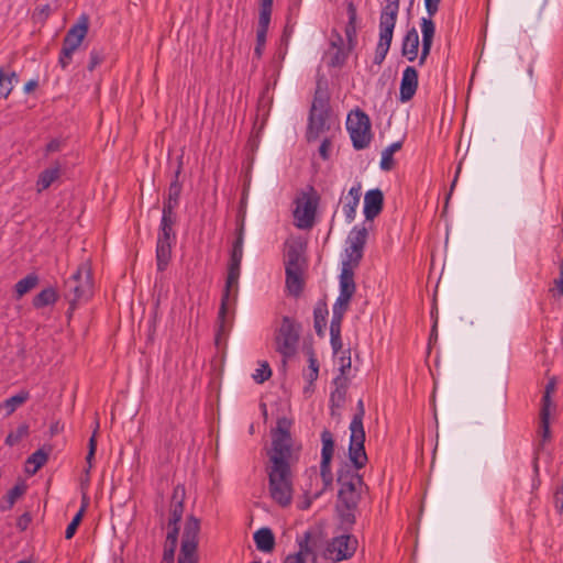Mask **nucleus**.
<instances>
[{
  "label": "nucleus",
  "mask_w": 563,
  "mask_h": 563,
  "mask_svg": "<svg viewBox=\"0 0 563 563\" xmlns=\"http://www.w3.org/2000/svg\"><path fill=\"white\" fill-rule=\"evenodd\" d=\"M432 43L433 42L422 41L421 54H420V57H419V65L420 66H422L426 63L427 57L429 56V54L431 52Z\"/></svg>",
  "instance_id": "obj_62"
},
{
  "label": "nucleus",
  "mask_w": 563,
  "mask_h": 563,
  "mask_svg": "<svg viewBox=\"0 0 563 563\" xmlns=\"http://www.w3.org/2000/svg\"><path fill=\"white\" fill-rule=\"evenodd\" d=\"M336 130H339V125L335 126L332 118L329 95L327 90H322L318 86L308 115L307 142H314L321 136L328 135V133L332 134Z\"/></svg>",
  "instance_id": "obj_3"
},
{
  "label": "nucleus",
  "mask_w": 563,
  "mask_h": 563,
  "mask_svg": "<svg viewBox=\"0 0 563 563\" xmlns=\"http://www.w3.org/2000/svg\"><path fill=\"white\" fill-rule=\"evenodd\" d=\"M420 27L422 33V41L433 42L435 25L432 21V16H423L420 21Z\"/></svg>",
  "instance_id": "obj_40"
},
{
  "label": "nucleus",
  "mask_w": 563,
  "mask_h": 563,
  "mask_svg": "<svg viewBox=\"0 0 563 563\" xmlns=\"http://www.w3.org/2000/svg\"><path fill=\"white\" fill-rule=\"evenodd\" d=\"M384 195L378 188L366 191L364 196L363 213L366 221H373L383 210Z\"/></svg>",
  "instance_id": "obj_19"
},
{
  "label": "nucleus",
  "mask_w": 563,
  "mask_h": 563,
  "mask_svg": "<svg viewBox=\"0 0 563 563\" xmlns=\"http://www.w3.org/2000/svg\"><path fill=\"white\" fill-rule=\"evenodd\" d=\"M428 15L433 16L439 11L441 0H423Z\"/></svg>",
  "instance_id": "obj_60"
},
{
  "label": "nucleus",
  "mask_w": 563,
  "mask_h": 563,
  "mask_svg": "<svg viewBox=\"0 0 563 563\" xmlns=\"http://www.w3.org/2000/svg\"><path fill=\"white\" fill-rule=\"evenodd\" d=\"M419 52V34L416 27L409 29L401 44V55L409 62H413L418 57Z\"/></svg>",
  "instance_id": "obj_24"
},
{
  "label": "nucleus",
  "mask_w": 563,
  "mask_h": 563,
  "mask_svg": "<svg viewBox=\"0 0 563 563\" xmlns=\"http://www.w3.org/2000/svg\"><path fill=\"white\" fill-rule=\"evenodd\" d=\"M339 490L336 494L335 512L339 519V529L351 532L355 522L362 495L368 489L363 476L349 464L342 465L336 473Z\"/></svg>",
  "instance_id": "obj_2"
},
{
  "label": "nucleus",
  "mask_w": 563,
  "mask_h": 563,
  "mask_svg": "<svg viewBox=\"0 0 563 563\" xmlns=\"http://www.w3.org/2000/svg\"><path fill=\"white\" fill-rule=\"evenodd\" d=\"M48 460V453L45 452L43 449L36 450L34 453H32L27 460V465H33V468H27L26 471L31 474H35Z\"/></svg>",
  "instance_id": "obj_35"
},
{
  "label": "nucleus",
  "mask_w": 563,
  "mask_h": 563,
  "mask_svg": "<svg viewBox=\"0 0 563 563\" xmlns=\"http://www.w3.org/2000/svg\"><path fill=\"white\" fill-rule=\"evenodd\" d=\"M319 200L320 198L312 186H309L308 191H303L296 199L294 218L298 229L307 230L313 227Z\"/></svg>",
  "instance_id": "obj_9"
},
{
  "label": "nucleus",
  "mask_w": 563,
  "mask_h": 563,
  "mask_svg": "<svg viewBox=\"0 0 563 563\" xmlns=\"http://www.w3.org/2000/svg\"><path fill=\"white\" fill-rule=\"evenodd\" d=\"M352 51L353 49H349L347 45L346 47L334 49V53L331 55L330 60L328 62L329 67L341 68L344 66Z\"/></svg>",
  "instance_id": "obj_38"
},
{
  "label": "nucleus",
  "mask_w": 563,
  "mask_h": 563,
  "mask_svg": "<svg viewBox=\"0 0 563 563\" xmlns=\"http://www.w3.org/2000/svg\"><path fill=\"white\" fill-rule=\"evenodd\" d=\"M276 350L284 358H289L296 353L299 341V331L289 317H284L275 336Z\"/></svg>",
  "instance_id": "obj_14"
},
{
  "label": "nucleus",
  "mask_w": 563,
  "mask_h": 563,
  "mask_svg": "<svg viewBox=\"0 0 563 563\" xmlns=\"http://www.w3.org/2000/svg\"><path fill=\"white\" fill-rule=\"evenodd\" d=\"M334 390L346 391L347 390V378L345 375H338L333 380Z\"/></svg>",
  "instance_id": "obj_58"
},
{
  "label": "nucleus",
  "mask_w": 563,
  "mask_h": 563,
  "mask_svg": "<svg viewBox=\"0 0 563 563\" xmlns=\"http://www.w3.org/2000/svg\"><path fill=\"white\" fill-rule=\"evenodd\" d=\"M390 47H387L385 45L377 44L375 49V56H374V64L380 66L383 62L385 60L388 51Z\"/></svg>",
  "instance_id": "obj_52"
},
{
  "label": "nucleus",
  "mask_w": 563,
  "mask_h": 563,
  "mask_svg": "<svg viewBox=\"0 0 563 563\" xmlns=\"http://www.w3.org/2000/svg\"><path fill=\"white\" fill-rule=\"evenodd\" d=\"M399 11V0H386L379 15V40L377 44L390 47Z\"/></svg>",
  "instance_id": "obj_15"
},
{
  "label": "nucleus",
  "mask_w": 563,
  "mask_h": 563,
  "mask_svg": "<svg viewBox=\"0 0 563 563\" xmlns=\"http://www.w3.org/2000/svg\"><path fill=\"white\" fill-rule=\"evenodd\" d=\"M346 129L355 150H364L369 145L372 140L371 121L365 112L361 110L351 112L346 120Z\"/></svg>",
  "instance_id": "obj_10"
},
{
  "label": "nucleus",
  "mask_w": 563,
  "mask_h": 563,
  "mask_svg": "<svg viewBox=\"0 0 563 563\" xmlns=\"http://www.w3.org/2000/svg\"><path fill=\"white\" fill-rule=\"evenodd\" d=\"M32 521V517L29 512L22 514L16 520V527L19 530L24 531L27 529L29 525Z\"/></svg>",
  "instance_id": "obj_59"
},
{
  "label": "nucleus",
  "mask_w": 563,
  "mask_h": 563,
  "mask_svg": "<svg viewBox=\"0 0 563 563\" xmlns=\"http://www.w3.org/2000/svg\"><path fill=\"white\" fill-rule=\"evenodd\" d=\"M184 511V505L183 501H177L173 505V508L170 510V517L168 519V526H178L179 521L181 520Z\"/></svg>",
  "instance_id": "obj_46"
},
{
  "label": "nucleus",
  "mask_w": 563,
  "mask_h": 563,
  "mask_svg": "<svg viewBox=\"0 0 563 563\" xmlns=\"http://www.w3.org/2000/svg\"><path fill=\"white\" fill-rule=\"evenodd\" d=\"M92 287L90 264L81 263L70 278L65 282V297L69 301L71 310L75 309L78 301L88 300L92 296Z\"/></svg>",
  "instance_id": "obj_5"
},
{
  "label": "nucleus",
  "mask_w": 563,
  "mask_h": 563,
  "mask_svg": "<svg viewBox=\"0 0 563 563\" xmlns=\"http://www.w3.org/2000/svg\"><path fill=\"white\" fill-rule=\"evenodd\" d=\"M362 196L361 183H357L349 190L347 195L343 198L342 210L345 216V221L352 223L356 217V209Z\"/></svg>",
  "instance_id": "obj_22"
},
{
  "label": "nucleus",
  "mask_w": 563,
  "mask_h": 563,
  "mask_svg": "<svg viewBox=\"0 0 563 563\" xmlns=\"http://www.w3.org/2000/svg\"><path fill=\"white\" fill-rule=\"evenodd\" d=\"M176 219L177 217L175 212H162L161 228L156 244L157 269L161 272L167 267L170 260L172 242L175 240L173 227Z\"/></svg>",
  "instance_id": "obj_8"
},
{
  "label": "nucleus",
  "mask_w": 563,
  "mask_h": 563,
  "mask_svg": "<svg viewBox=\"0 0 563 563\" xmlns=\"http://www.w3.org/2000/svg\"><path fill=\"white\" fill-rule=\"evenodd\" d=\"M52 13V8L49 4H44L42 7H37L33 12V19L35 22L44 23L49 14Z\"/></svg>",
  "instance_id": "obj_50"
},
{
  "label": "nucleus",
  "mask_w": 563,
  "mask_h": 563,
  "mask_svg": "<svg viewBox=\"0 0 563 563\" xmlns=\"http://www.w3.org/2000/svg\"><path fill=\"white\" fill-rule=\"evenodd\" d=\"M332 135H323L322 142L319 146V155L323 161H328L330 158L331 147H332Z\"/></svg>",
  "instance_id": "obj_49"
},
{
  "label": "nucleus",
  "mask_w": 563,
  "mask_h": 563,
  "mask_svg": "<svg viewBox=\"0 0 563 563\" xmlns=\"http://www.w3.org/2000/svg\"><path fill=\"white\" fill-rule=\"evenodd\" d=\"M104 59V55L101 49L92 48L89 54V63L87 68L89 71H92L97 66H99Z\"/></svg>",
  "instance_id": "obj_48"
},
{
  "label": "nucleus",
  "mask_w": 563,
  "mask_h": 563,
  "mask_svg": "<svg viewBox=\"0 0 563 563\" xmlns=\"http://www.w3.org/2000/svg\"><path fill=\"white\" fill-rule=\"evenodd\" d=\"M25 490L26 486L23 483L14 485L2 498L0 509L2 511L10 510L14 506L15 501L25 493Z\"/></svg>",
  "instance_id": "obj_30"
},
{
  "label": "nucleus",
  "mask_w": 563,
  "mask_h": 563,
  "mask_svg": "<svg viewBox=\"0 0 563 563\" xmlns=\"http://www.w3.org/2000/svg\"><path fill=\"white\" fill-rule=\"evenodd\" d=\"M402 146L401 141H397L388 145L383 152H382V159H380V169L385 172H389L395 166V161L393 158L394 153L399 151Z\"/></svg>",
  "instance_id": "obj_31"
},
{
  "label": "nucleus",
  "mask_w": 563,
  "mask_h": 563,
  "mask_svg": "<svg viewBox=\"0 0 563 563\" xmlns=\"http://www.w3.org/2000/svg\"><path fill=\"white\" fill-rule=\"evenodd\" d=\"M539 434L541 437V443L539 444L538 450H540L544 442L551 438L550 417H547L545 415L544 417H540Z\"/></svg>",
  "instance_id": "obj_43"
},
{
  "label": "nucleus",
  "mask_w": 563,
  "mask_h": 563,
  "mask_svg": "<svg viewBox=\"0 0 563 563\" xmlns=\"http://www.w3.org/2000/svg\"><path fill=\"white\" fill-rule=\"evenodd\" d=\"M266 36H267L266 32H257L256 31V45L254 48V54L256 55L257 58H261V56L263 54V49L266 44Z\"/></svg>",
  "instance_id": "obj_51"
},
{
  "label": "nucleus",
  "mask_w": 563,
  "mask_h": 563,
  "mask_svg": "<svg viewBox=\"0 0 563 563\" xmlns=\"http://www.w3.org/2000/svg\"><path fill=\"white\" fill-rule=\"evenodd\" d=\"M432 43L433 42L422 41L421 54H420V57H419V65L420 66H422L426 63L427 57L429 56V54L431 52Z\"/></svg>",
  "instance_id": "obj_61"
},
{
  "label": "nucleus",
  "mask_w": 563,
  "mask_h": 563,
  "mask_svg": "<svg viewBox=\"0 0 563 563\" xmlns=\"http://www.w3.org/2000/svg\"><path fill=\"white\" fill-rule=\"evenodd\" d=\"M553 405L552 397L548 393H543L542 399H541V409H540V417H544V413L547 417H550L551 411L550 408Z\"/></svg>",
  "instance_id": "obj_53"
},
{
  "label": "nucleus",
  "mask_w": 563,
  "mask_h": 563,
  "mask_svg": "<svg viewBox=\"0 0 563 563\" xmlns=\"http://www.w3.org/2000/svg\"><path fill=\"white\" fill-rule=\"evenodd\" d=\"M319 375V362L312 349L308 351V373L305 374L306 380L312 385Z\"/></svg>",
  "instance_id": "obj_37"
},
{
  "label": "nucleus",
  "mask_w": 563,
  "mask_h": 563,
  "mask_svg": "<svg viewBox=\"0 0 563 563\" xmlns=\"http://www.w3.org/2000/svg\"><path fill=\"white\" fill-rule=\"evenodd\" d=\"M239 291V278L234 276L227 275L224 290L221 297V305L219 309L218 319L220 320V328L223 327L224 318L228 311V306L230 298L232 297L233 301H236Z\"/></svg>",
  "instance_id": "obj_20"
},
{
  "label": "nucleus",
  "mask_w": 563,
  "mask_h": 563,
  "mask_svg": "<svg viewBox=\"0 0 563 563\" xmlns=\"http://www.w3.org/2000/svg\"><path fill=\"white\" fill-rule=\"evenodd\" d=\"M347 23L344 27L346 45L349 49H354L357 45V9L352 1L346 4Z\"/></svg>",
  "instance_id": "obj_23"
},
{
  "label": "nucleus",
  "mask_w": 563,
  "mask_h": 563,
  "mask_svg": "<svg viewBox=\"0 0 563 563\" xmlns=\"http://www.w3.org/2000/svg\"><path fill=\"white\" fill-rule=\"evenodd\" d=\"M183 169V157H179L178 166L175 170V178L170 183L168 188L167 199L164 201L163 211L175 212V209L178 207L179 197L181 194V184L178 181V177Z\"/></svg>",
  "instance_id": "obj_21"
},
{
  "label": "nucleus",
  "mask_w": 563,
  "mask_h": 563,
  "mask_svg": "<svg viewBox=\"0 0 563 563\" xmlns=\"http://www.w3.org/2000/svg\"><path fill=\"white\" fill-rule=\"evenodd\" d=\"M328 314L329 310L325 301H319L313 309V328L320 338L325 334Z\"/></svg>",
  "instance_id": "obj_27"
},
{
  "label": "nucleus",
  "mask_w": 563,
  "mask_h": 563,
  "mask_svg": "<svg viewBox=\"0 0 563 563\" xmlns=\"http://www.w3.org/2000/svg\"><path fill=\"white\" fill-rule=\"evenodd\" d=\"M341 324L339 322H330V343L334 353L342 347Z\"/></svg>",
  "instance_id": "obj_41"
},
{
  "label": "nucleus",
  "mask_w": 563,
  "mask_h": 563,
  "mask_svg": "<svg viewBox=\"0 0 563 563\" xmlns=\"http://www.w3.org/2000/svg\"><path fill=\"white\" fill-rule=\"evenodd\" d=\"M285 274L286 288L294 297L300 296L303 290V273L307 268L305 257L306 244L300 241L287 242L285 245Z\"/></svg>",
  "instance_id": "obj_4"
},
{
  "label": "nucleus",
  "mask_w": 563,
  "mask_h": 563,
  "mask_svg": "<svg viewBox=\"0 0 563 563\" xmlns=\"http://www.w3.org/2000/svg\"><path fill=\"white\" fill-rule=\"evenodd\" d=\"M321 462H320V476L324 484V488L329 487L333 482V474L331 471V461L334 453V438L330 430L324 429L321 434Z\"/></svg>",
  "instance_id": "obj_17"
},
{
  "label": "nucleus",
  "mask_w": 563,
  "mask_h": 563,
  "mask_svg": "<svg viewBox=\"0 0 563 563\" xmlns=\"http://www.w3.org/2000/svg\"><path fill=\"white\" fill-rule=\"evenodd\" d=\"M58 298L59 295L54 287H46L33 298L32 305L35 309H42L54 305Z\"/></svg>",
  "instance_id": "obj_28"
},
{
  "label": "nucleus",
  "mask_w": 563,
  "mask_h": 563,
  "mask_svg": "<svg viewBox=\"0 0 563 563\" xmlns=\"http://www.w3.org/2000/svg\"><path fill=\"white\" fill-rule=\"evenodd\" d=\"M271 376H272V369H271L269 364L266 361L262 362L260 364V367L257 369H255V373L252 375L253 379L257 384H263L264 382L269 379Z\"/></svg>",
  "instance_id": "obj_42"
},
{
  "label": "nucleus",
  "mask_w": 563,
  "mask_h": 563,
  "mask_svg": "<svg viewBox=\"0 0 563 563\" xmlns=\"http://www.w3.org/2000/svg\"><path fill=\"white\" fill-rule=\"evenodd\" d=\"M178 533H179L178 526H168V532H167V536H166V543L165 544L172 545V547H177Z\"/></svg>",
  "instance_id": "obj_54"
},
{
  "label": "nucleus",
  "mask_w": 563,
  "mask_h": 563,
  "mask_svg": "<svg viewBox=\"0 0 563 563\" xmlns=\"http://www.w3.org/2000/svg\"><path fill=\"white\" fill-rule=\"evenodd\" d=\"M291 424V420L286 417L277 419L276 428L271 431L272 445L267 450L268 490L272 499L280 507H288L294 495L291 466L298 461V450L294 448Z\"/></svg>",
  "instance_id": "obj_1"
},
{
  "label": "nucleus",
  "mask_w": 563,
  "mask_h": 563,
  "mask_svg": "<svg viewBox=\"0 0 563 563\" xmlns=\"http://www.w3.org/2000/svg\"><path fill=\"white\" fill-rule=\"evenodd\" d=\"M38 282L40 278L35 273L27 274L24 278L20 279L14 285L16 298L23 297L26 292L36 287Z\"/></svg>",
  "instance_id": "obj_32"
},
{
  "label": "nucleus",
  "mask_w": 563,
  "mask_h": 563,
  "mask_svg": "<svg viewBox=\"0 0 563 563\" xmlns=\"http://www.w3.org/2000/svg\"><path fill=\"white\" fill-rule=\"evenodd\" d=\"M30 398L27 390H21L19 394L3 400L0 404V410L5 411V417L11 416L20 406L26 402Z\"/></svg>",
  "instance_id": "obj_29"
},
{
  "label": "nucleus",
  "mask_w": 563,
  "mask_h": 563,
  "mask_svg": "<svg viewBox=\"0 0 563 563\" xmlns=\"http://www.w3.org/2000/svg\"><path fill=\"white\" fill-rule=\"evenodd\" d=\"M62 175V164L55 161L51 167L42 170L36 180V191L42 192L51 187Z\"/></svg>",
  "instance_id": "obj_25"
},
{
  "label": "nucleus",
  "mask_w": 563,
  "mask_h": 563,
  "mask_svg": "<svg viewBox=\"0 0 563 563\" xmlns=\"http://www.w3.org/2000/svg\"><path fill=\"white\" fill-rule=\"evenodd\" d=\"M284 563H306L305 555L302 553L288 554Z\"/></svg>",
  "instance_id": "obj_64"
},
{
  "label": "nucleus",
  "mask_w": 563,
  "mask_h": 563,
  "mask_svg": "<svg viewBox=\"0 0 563 563\" xmlns=\"http://www.w3.org/2000/svg\"><path fill=\"white\" fill-rule=\"evenodd\" d=\"M29 435V424L22 423L20 424L15 431H11L5 440L4 443L9 446H13L18 444L23 438Z\"/></svg>",
  "instance_id": "obj_39"
},
{
  "label": "nucleus",
  "mask_w": 563,
  "mask_h": 563,
  "mask_svg": "<svg viewBox=\"0 0 563 563\" xmlns=\"http://www.w3.org/2000/svg\"><path fill=\"white\" fill-rule=\"evenodd\" d=\"M11 78H14L16 82L19 80L18 74L15 71L7 73L3 68H0V96L3 98H8L13 89Z\"/></svg>",
  "instance_id": "obj_34"
},
{
  "label": "nucleus",
  "mask_w": 563,
  "mask_h": 563,
  "mask_svg": "<svg viewBox=\"0 0 563 563\" xmlns=\"http://www.w3.org/2000/svg\"><path fill=\"white\" fill-rule=\"evenodd\" d=\"M368 238V228L366 223L354 225L350 231L345 247V260L342 262V268L353 272L363 258L364 249Z\"/></svg>",
  "instance_id": "obj_7"
},
{
  "label": "nucleus",
  "mask_w": 563,
  "mask_h": 563,
  "mask_svg": "<svg viewBox=\"0 0 563 563\" xmlns=\"http://www.w3.org/2000/svg\"><path fill=\"white\" fill-rule=\"evenodd\" d=\"M65 145V142L59 139L51 140L45 146V155L60 151Z\"/></svg>",
  "instance_id": "obj_56"
},
{
  "label": "nucleus",
  "mask_w": 563,
  "mask_h": 563,
  "mask_svg": "<svg viewBox=\"0 0 563 563\" xmlns=\"http://www.w3.org/2000/svg\"><path fill=\"white\" fill-rule=\"evenodd\" d=\"M176 547L165 544L162 562L174 563Z\"/></svg>",
  "instance_id": "obj_63"
},
{
  "label": "nucleus",
  "mask_w": 563,
  "mask_h": 563,
  "mask_svg": "<svg viewBox=\"0 0 563 563\" xmlns=\"http://www.w3.org/2000/svg\"><path fill=\"white\" fill-rule=\"evenodd\" d=\"M364 415H365L364 401H363V399H358V401L356 404V412L354 413V416L352 418L350 428L364 429V427H363Z\"/></svg>",
  "instance_id": "obj_44"
},
{
  "label": "nucleus",
  "mask_w": 563,
  "mask_h": 563,
  "mask_svg": "<svg viewBox=\"0 0 563 563\" xmlns=\"http://www.w3.org/2000/svg\"><path fill=\"white\" fill-rule=\"evenodd\" d=\"M242 258H243V244L241 242V239H235L232 244V250L230 253L229 262L241 265Z\"/></svg>",
  "instance_id": "obj_45"
},
{
  "label": "nucleus",
  "mask_w": 563,
  "mask_h": 563,
  "mask_svg": "<svg viewBox=\"0 0 563 563\" xmlns=\"http://www.w3.org/2000/svg\"><path fill=\"white\" fill-rule=\"evenodd\" d=\"M256 549L261 552H272L275 548V536L271 528L263 527L253 534Z\"/></svg>",
  "instance_id": "obj_26"
},
{
  "label": "nucleus",
  "mask_w": 563,
  "mask_h": 563,
  "mask_svg": "<svg viewBox=\"0 0 563 563\" xmlns=\"http://www.w3.org/2000/svg\"><path fill=\"white\" fill-rule=\"evenodd\" d=\"M346 391L332 390L329 398L330 413L332 417L340 416V410L345 404Z\"/></svg>",
  "instance_id": "obj_36"
},
{
  "label": "nucleus",
  "mask_w": 563,
  "mask_h": 563,
  "mask_svg": "<svg viewBox=\"0 0 563 563\" xmlns=\"http://www.w3.org/2000/svg\"><path fill=\"white\" fill-rule=\"evenodd\" d=\"M350 443H349V464L355 472L365 467L368 457L365 451V431L364 429L350 428Z\"/></svg>",
  "instance_id": "obj_16"
},
{
  "label": "nucleus",
  "mask_w": 563,
  "mask_h": 563,
  "mask_svg": "<svg viewBox=\"0 0 563 563\" xmlns=\"http://www.w3.org/2000/svg\"><path fill=\"white\" fill-rule=\"evenodd\" d=\"M271 16H272V10L266 9H260V16H258V25H257V32H266L268 31V26L271 23Z\"/></svg>",
  "instance_id": "obj_47"
},
{
  "label": "nucleus",
  "mask_w": 563,
  "mask_h": 563,
  "mask_svg": "<svg viewBox=\"0 0 563 563\" xmlns=\"http://www.w3.org/2000/svg\"><path fill=\"white\" fill-rule=\"evenodd\" d=\"M333 537L327 544L324 558L336 563L351 559L357 549V539L350 532Z\"/></svg>",
  "instance_id": "obj_12"
},
{
  "label": "nucleus",
  "mask_w": 563,
  "mask_h": 563,
  "mask_svg": "<svg viewBox=\"0 0 563 563\" xmlns=\"http://www.w3.org/2000/svg\"><path fill=\"white\" fill-rule=\"evenodd\" d=\"M331 48L339 49L341 47H346V44H344V40L342 35L336 31H331V42H330Z\"/></svg>",
  "instance_id": "obj_57"
},
{
  "label": "nucleus",
  "mask_w": 563,
  "mask_h": 563,
  "mask_svg": "<svg viewBox=\"0 0 563 563\" xmlns=\"http://www.w3.org/2000/svg\"><path fill=\"white\" fill-rule=\"evenodd\" d=\"M199 531L200 520L194 516L188 517L185 523L180 552L178 556V559H180V563H197Z\"/></svg>",
  "instance_id": "obj_13"
},
{
  "label": "nucleus",
  "mask_w": 563,
  "mask_h": 563,
  "mask_svg": "<svg viewBox=\"0 0 563 563\" xmlns=\"http://www.w3.org/2000/svg\"><path fill=\"white\" fill-rule=\"evenodd\" d=\"M340 294L332 307L331 322L342 323L343 317L350 307V301L355 294L356 285L354 282V272L346 268L341 269L340 274Z\"/></svg>",
  "instance_id": "obj_11"
},
{
  "label": "nucleus",
  "mask_w": 563,
  "mask_h": 563,
  "mask_svg": "<svg viewBox=\"0 0 563 563\" xmlns=\"http://www.w3.org/2000/svg\"><path fill=\"white\" fill-rule=\"evenodd\" d=\"M418 88V71L413 66H407L401 76L399 87V101L407 102L412 99Z\"/></svg>",
  "instance_id": "obj_18"
},
{
  "label": "nucleus",
  "mask_w": 563,
  "mask_h": 563,
  "mask_svg": "<svg viewBox=\"0 0 563 563\" xmlns=\"http://www.w3.org/2000/svg\"><path fill=\"white\" fill-rule=\"evenodd\" d=\"M87 506H88V500H87L86 496H84L80 509L77 511V514L74 516L73 520L69 522V525L66 528L65 539L70 540L75 536L79 525L82 521Z\"/></svg>",
  "instance_id": "obj_33"
},
{
  "label": "nucleus",
  "mask_w": 563,
  "mask_h": 563,
  "mask_svg": "<svg viewBox=\"0 0 563 563\" xmlns=\"http://www.w3.org/2000/svg\"><path fill=\"white\" fill-rule=\"evenodd\" d=\"M88 29L89 18L86 14H82L66 32L58 57V65L62 69H66L70 65L73 55L80 47L88 33Z\"/></svg>",
  "instance_id": "obj_6"
},
{
  "label": "nucleus",
  "mask_w": 563,
  "mask_h": 563,
  "mask_svg": "<svg viewBox=\"0 0 563 563\" xmlns=\"http://www.w3.org/2000/svg\"><path fill=\"white\" fill-rule=\"evenodd\" d=\"M310 538H311L310 532H306L305 537L301 540L298 541V545H299L298 553H302V555H305V556L307 554L312 553V549L309 545Z\"/></svg>",
  "instance_id": "obj_55"
}]
</instances>
